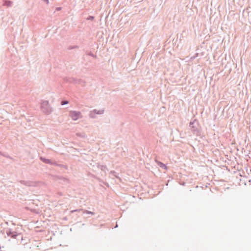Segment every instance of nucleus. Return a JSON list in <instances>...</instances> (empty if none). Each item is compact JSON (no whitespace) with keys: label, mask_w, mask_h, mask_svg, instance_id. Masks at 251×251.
Here are the masks:
<instances>
[{"label":"nucleus","mask_w":251,"mask_h":251,"mask_svg":"<svg viewBox=\"0 0 251 251\" xmlns=\"http://www.w3.org/2000/svg\"><path fill=\"white\" fill-rule=\"evenodd\" d=\"M70 115L74 120H77L79 117H80V113L77 112L75 111H73L71 112Z\"/></svg>","instance_id":"obj_1"},{"label":"nucleus","mask_w":251,"mask_h":251,"mask_svg":"<svg viewBox=\"0 0 251 251\" xmlns=\"http://www.w3.org/2000/svg\"><path fill=\"white\" fill-rule=\"evenodd\" d=\"M84 213H86L87 214H91L92 215H94V213L93 212L89 211H85L83 212Z\"/></svg>","instance_id":"obj_6"},{"label":"nucleus","mask_w":251,"mask_h":251,"mask_svg":"<svg viewBox=\"0 0 251 251\" xmlns=\"http://www.w3.org/2000/svg\"><path fill=\"white\" fill-rule=\"evenodd\" d=\"M157 164L160 167L164 168L165 170H167V167L163 163L157 161Z\"/></svg>","instance_id":"obj_4"},{"label":"nucleus","mask_w":251,"mask_h":251,"mask_svg":"<svg viewBox=\"0 0 251 251\" xmlns=\"http://www.w3.org/2000/svg\"><path fill=\"white\" fill-rule=\"evenodd\" d=\"M45 163H47V162H49V161L48 160V161H45Z\"/></svg>","instance_id":"obj_8"},{"label":"nucleus","mask_w":251,"mask_h":251,"mask_svg":"<svg viewBox=\"0 0 251 251\" xmlns=\"http://www.w3.org/2000/svg\"><path fill=\"white\" fill-rule=\"evenodd\" d=\"M12 4V2L10 1H5V5L9 6H10Z\"/></svg>","instance_id":"obj_5"},{"label":"nucleus","mask_w":251,"mask_h":251,"mask_svg":"<svg viewBox=\"0 0 251 251\" xmlns=\"http://www.w3.org/2000/svg\"><path fill=\"white\" fill-rule=\"evenodd\" d=\"M48 106V107L49 106L48 101H45V102H44L42 103V108L43 110L44 111V112H46L47 113H50V111H51L50 109L49 108V109H47V110H45L44 109V106Z\"/></svg>","instance_id":"obj_2"},{"label":"nucleus","mask_w":251,"mask_h":251,"mask_svg":"<svg viewBox=\"0 0 251 251\" xmlns=\"http://www.w3.org/2000/svg\"><path fill=\"white\" fill-rule=\"evenodd\" d=\"M103 113V110H99L98 111H97V110H94V111H93L91 112L90 115H91V117H93V115H94L96 113H97L98 114H102Z\"/></svg>","instance_id":"obj_3"},{"label":"nucleus","mask_w":251,"mask_h":251,"mask_svg":"<svg viewBox=\"0 0 251 251\" xmlns=\"http://www.w3.org/2000/svg\"><path fill=\"white\" fill-rule=\"evenodd\" d=\"M67 103H68V101H63L61 102L62 105H64V104H67Z\"/></svg>","instance_id":"obj_7"}]
</instances>
